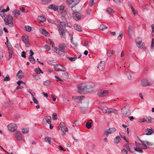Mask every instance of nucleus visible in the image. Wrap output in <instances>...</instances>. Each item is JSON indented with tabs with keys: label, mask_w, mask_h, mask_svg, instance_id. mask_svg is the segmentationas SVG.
<instances>
[{
	"label": "nucleus",
	"mask_w": 154,
	"mask_h": 154,
	"mask_svg": "<svg viewBox=\"0 0 154 154\" xmlns=\"http://www.w3.org/2000/svg\"><path fill=\"white\" fill-rule=\"evenodd\" d=\"M112 109H107V113L108 114H110L112 112Z\"/></svg>",
	"instance_id": "nucleus-63"
},
{
	"label": "nucleus",
	"mask_w": 154,
	"mask_h": 154,
	"mask_svg": "<svg viewBox=\"0 0 154 154\" xmlns=\"http://www.w3.org/2000/svg\"><path fill=\"white\" fill-rule=\"evenodd\" d=\"M153 132V131L152 129L147 128L144 131V134L146 135H150Z\"/></svg>",
	"instance_id": "nucleus-21"
},
{
	"label": "nucleus",
	"mask_w": 154,
	"mask_h": 154,
	"mask_svg": "<svg viewBox=\"0 0 154 154\" xmlns=\"http://www.w3.org/2000/svg\"><path fill=\"white\" fill-rule=\"evenodd\" d=\"M60 65H56L54 66L55 70L57 71H59V69H60Z\"/></svg>",
	"instance_id": "nucleus-48"
},
{
	"label": "nucleus",
	"mask_w": 154,
	"mask_h": 154,
	"mask_svg": "<svg viewBox=\"0 0 154 154\" xmlns=\"http://www.w3.org/2000/svg\"><path fill=\"white\" fill-rule=\"evenodd\" d=\"M85 98V97L83 96H79L76 97L75 98V99L77 101H80L81 100H83Z\"/></svg>",
	"instance_id": "nucleus-31"
},
{
	"label": "nucleus",
	"mask_w": 154,
	"mask_h": 154,
	"mask_svg": "<svg viewBox=\"0 0 154 154\" xmlns=\"http://www.w3.org/2000/svg\"><path fill=\"white\" fill-rule=\"evenodd\" d=\"M94 3V0H90L89 5L91 6H92Z\"/></svg>",
	"instance_id": "nucleus-64"
},
{
	"label": "nucleus",
	"mask_w": 154,
	"mask_h": 154,
	"mask_svg": "<svg viewBox=\"0 0 154 154\" xmlns=\"http://www.w3.org/2000/svg\"><path fill=\"white\" fill-rule=\"evenodd\" d=\"M92 122V120H91L88 121L86 124V126L87 128L88 129H90V128L91 127V122Z\"/></svg>",
	"instance_id": "nucleus-28"
},
{
	"label": "nucleus",
	"mask_w": 154,
	"mask_h": 154,
	"mask_svg": "<svg viewBox=\"0 0 154 154\" xmlns=\"http://www.w3.org/2000/svg\"><path fill=\"white\" fill-rule=\"evenodd\" d=\"M45 48L48 51H49L51 49L50 46L48 44H46L45 45Z\"/></svg>",
	"instance_id": "nucleus-52"
},
{
	"label": "nucleus",
	"mask_w": 154,
	"mask_h": 154,
	"mask_svg": "<svg viewBox=\"0 0 154 154\" xmlns=\"http://www.w3.org/2000/svg\"><path fill=\"white\" fill-rule=\"evenodd\" d=\"M145 143L146 144H147V145L149 146H152L153 145V143H151L147 141H145Z\"/></svg>",
	"instance_id": "nucleus-56"
},
{
	"label": "nucleus",
	"mask_w": 154,
	"mask_h": 154,
	"mask_svg": "<svg viewBox=\"0 0 154 154\" xmlns=\"http://www.w3.org/2000/svg\"><path fill=\"white\" fill-rule=\"evenodd\" d=\"M13 13L15 16H16V14H17L18 15H20V11L19 10L17 9L14 10L13 11Z\"/></svg>",
	"instance_id": "nucleus-30"
},
{
	"label": "nucleus",
	"mask_w": 154,
	"mask_h": 154,
	"mask_svg": "<svg viewBox=\"0 0 154 154\" xmlns=\"http://www.w3.org/2000/svg\"><path fill=\"white\" fill-rule=\"evenodd\" d=\"M29 61L32 64H34L35 63V60L33 57H31L30 58H29Z\"/></svg>",
	"instance_id": "nucleus-46"
},
{
	"label": "nucleus",
	"mask_w": 154,
	"mask_h": 154,
	"mask_svg": "<svg viewBox=\"0 0 154 154\" xmlns=\"http://www.w3.org/2000/svg\"><path fill=\"white\" fill-rule=\"evenodd\" d=\"M39 31L42 34L47 37H48L50 35V34L45 29H41Z\"/></svg>",
	"instance_id": "nucleus-18"
},
{
	"label": "nucleus",
	"mask_w": 154,
	"mask_h": 154,
	"mask_svg": "<svg viewBox=\"0 0 154 154\" xmlns=\"http://www.w3.org/2000/svg\"><path fill=\"white\" fill-rule=\"evenodd\" d=\"M62 38H65L66 37V35L64 30L59 31Z\"/></svg>",
	"instance_id": "nucleus-34"
},
{
	"label": "nucleus",
	"mask_w": 154,
	"mask_h": 154,
	"mask_svg": "<svg viewBox=\"0 0 154 154\" xmlns=\"http://www.w3.org/2000/svg\"><path fill=\"white\" fill-rule=\"evenodd\" d=\"M88 85L85 84L79 85L78 86V92L79 93H82L85 91H87V89L88 88Z\"/></svg>",
	"instance_id": "nucleus-4"
},
{
	"label": "nucleus",
	"mask_w": 154,
	"mask_h": 154,
	"mask_svg": "<svg viewBox=\"0 0 154 154\" xmlns=\"http://www.w3.org/2000/svg\"><path fill=\"white\" fill-rule=\"evenodd\" d=\"M15 135L18 140H20L22 139L21 134L20 132L17 131L16 132Z\"/></svg>",
	"instance_id": "nucleus-22"
},
{
	"label": "nucleus",
	"mask_w": 154,
	"mask_h": 154,
	"mask_svg": "<svg viewBox=\"0 0 154 154\" xmlns=\"http://www.w3.org/2000/svg\"><path fill=\"white\" fill-rule=\"evenodd\" d=\"M106 11L108 13L110 14H112L113 12V10L111 8H108L107 9Z\"/></svg>",
	"instance_id": "nucleus-42"
},
{
	"label": "nucleus",
	"mask_w": 154,
	"mask_h": 154,
	"mask_svg": "<svg viewBox=\"0 0 154 154\" xmlns=\"http://www.w3.org/2000/svg\"><path fill=\"white\" fill-rule=\"evenodd\" d=\"M63 25H64V26H65V24L62 22H61V23L59 22L57 23V24L56 25L57 26L59 31L64 30L63 29L64 27Z\"/></svg>",
	"instance_id": "nucleus-14"
},
{
	"label": "nucleus",
	"mask_w": 154,
	"mask_h": 154,
	"mask_svg": "<svg viewBox=\"0 0 154 154\" xmlns=\"http://www.w3.org/2000/svg\"><path fill=\"white\" fill-rule=\"evenodd\" d=\"M134 150L139 153H142L143 152V151L142 149L139 147H136L134 148Z\"/></svg>",
	"instance_id": "nucleus-43"
},
{
	"label": "nucleus",
	"mask_w": 154,
	"mask_h": 154,
	"mask_svg": "<svg viewBox=\"0 0 154 154\" xmlns=\"http://www.w3.org/2000/svg\"><path fill=\"white\" fill-rule=\"evenodd\" d=\"M68 59L71 61H75L76 59V57H68Z\"/></svg>",
	"instance_id": "nucleus-53"
},
{
	"label": "nucleus",
	"mask_w": 154,
	"mask_h": 154,
	"mask_svg": "<svg viewBox=\"0 0 154 154\" xmlns=\"http://www.w3.org/2000/svg\"><path fill=\"white\" fill-rule=\"evenodd\" d=\"M57 119V115L56 113H54L52 115V119L53 120H56Z\"/></svg>",
	"instance_id": "nucleus-51"
},
{
	"label": "nucleus",
	"mask_w": 154,
	"mask_h": 154,
	"mask_svg": "<svg viewBox=\"0 0 154 154\" xmlns=\"http://www.w3.org/2000/svg\"><path fill=\"white\" fill-rule=\"evenodd\" d=\"M123 35L119 34V35L117 37L118 39L119 40H121L122 39V38L123 37Z\"/></svg>",
	"instance_id": "nucleus-62"
},
{
	"label": "nucleus",
	"mask_w": 154,
	"mask_h": 154,
	"mask_svg": "<svg viewBox=\"0 0 154 154\" xmlns=\"http://www.w3.org/2000/svg\"><path fill=\"white\" fill-rule=\"evenodd\" d=\"M80 1V0H70L68 3L69 5H70L73 3L72 6V8H73L78 4Z\"/></svg>",
	"instance_id": "nucleus-16"
},
{
	"label": "nucleus",
	"mask_w": 154,
	"mask_h": 154,
	"mask_svg": "<svg viewBox=\"0 0 154 154\" xmlns=\"http://www.w3.org/2000/svg\"><path fill=\"white\" fill-rule=\"evenodd\" d=\"M116 129L115 128H110L105 131L104 133L106 137H108L109 134L114 133L116 131Z\"/></svg>",
	"instance_id": "nucleus-7"
},
{
	"label": "nucleus",
	"mask_w": 154,
	"mask_h": 154,
	"mask_svg": "<svg viewBox=\"0 0 154 154\" xmlns=\"http://www.w3.org/2000/svg\"><path fill=\"white\" fill-rule=\"evenodd\" d=\"M130 7L131 8L132 10V11L134 15H135L137 14V11L135 10L134 8H133V6L131 5H130Z\"/></svg>",
	"instance_id": "nucleus-38"
},
{
	"label": "nucleus",
	"mask_w": 154,
	"mask_h": 154,
	"mask_svg": "<svg viewBox=\"0 0 154 154\" xmlns=\"http://www.w3.org/2000/svg\"><path fill=\"white\" fill-rule=\"evenodd\" d=\"M45 141L48 142L51 140V138L48 137L47 136L45 137Z\"/></svg>",
	"instance_id": "nucleus-59"
},
{
	"label": "nucleus",
	"mask_w": 154,
	"mask_h": 154,
	"mask_svg": "<svg viewBox=\"0 0 154 154\" xmlns=\"http://www.w3.org/2000/svg\"><path fill=\"white\" fill-rule=\"evenodd\" d=\"M34 71L37 74L43 73L42 71L39 68L34 69Z\"/></svg>",
	"instance_id": "nucleus-33"
},
{
	"label": "nucleus",
	"mask_w": 154,
	"mask_h": 154,
	"mask_svg": "<svg viewBox=\"0 0 154 154\" xmlns=\"http://www.w3.org/2000/svg\"><path fill=\"white\" fill-rule=\"evenodd\" d=\"M97 68L100 70L103 71L105 68V63L103 61H100L98 64Z\"/></svg>",
	"instance_id": "nucleus-12"
},
{
	"label": "nucleus",
	"mask_w": 154,
	"mask_h": 154,
	"mask_svg": "<svg viewBox=\"0 0 154 154\" xmlns=\"http://www.w3.org/2000/svg\"><path fill=\"white\" fill-rule=\"evenodd\" d=\"M8 51L9 57L10 58L12 57V54L13 53V49L12 45L7 46Z\"/></svg>",
	"instance_id": "nucleus-13"
},
{
	"label": "nucleus",
	"mask_w": 154,
	"mask_h": 154,
	"mask_svg": "<svg viewBox=\"0 0 154 154\" xmlns=\"http://www.w3.org/2000/svg\"><path fill=\"white\" fill-rule=\"evenodd\" d=\"M38 19L40 21L42 22H44L46 21V18L42 15H41L39 16Z\"/></svg>",
	"instance_id": "nucleus-32"
},
{
	"label": "nucleus",
	"mask_w": 154,
	"mask_h": 154,
	"mask_svg": "<svg viewBox=\"0 0 154 154\" xmlns=\"http://www.w3.org/2000/svg\"><path fill=\"white\" fill-rule=\"evenodd\" d=\"M120 138V137L118 136L114 139V141L115 143L118 144L119 143V140Z\"/></svg>",
	"instance_id": "nucleus-37"
},
{
	"label": "nucleus",
	"mask_w": 154,
	"mask_h": 154,
	"mask_svg": "<svg viewBox=\"0 0 154 154\" xmlns=\"http://www.w3.org/2000/svg\"><path fill=\"white\" fill-rule=\"evenodd\" d=\"M125 147L127 149V150L130 152H131V149L129 146V144H126L125 146Z\"/></svg>",
	"instance_id": "nucleus-55"
},
{
	"label": "nucleus",
	"mask_w": 154,
	"mask_h": 154,
	"mask_svg": "<svg viewBox=\"0 0 154 154\" xmlns=\"http://www.w3.org/2000/svg\"><path fill=\"white\" fill-rule=\"evenodd\" d=\"M23 74L22 71L20 70L17 72V76L19 79H21L23 77Z\"/></svg>",
	"instance_id": "nucleus-24"
},
{
	"label": "nucleus",
	"mask_w": 154,
	"mask_h": 154,
	"mask_svg": "<svg viewBox=\"0 0 154 154\" xmlns=\"http://www.w3.org/2000/svg\"><path fill=\"white\" fill-rule=\"evenodd\" d=\"M154 46V38H153L152 39V40L151 46V48L152 50V49H153Z\"/></svg>",
	"instance_id": "nucleus-54"
},
{
	"label": "nucleus",
	"mask_w": 154,
	"mask_h": 154,
	"mask_svg": "<svg viewBox=\"0 0 154 154\" xmlns=\"http://www.w3.org/2000/svg\"><path fill=\"white\" fill-rule=\"evenodd\" d=\"M51 118L50 116H47L43 119V121L45 120L48 124H50L51 122Z\"/></svg>",
	"instance_id": "nucleus-25"
},
{
	"label": "nucleus",
	"mask_w": 154,
	"mask_h": 154,
	"mask_svg": "<svg viewBox=\"0 0 154 154\" xmlns=\"http://www.w3.org/2000/svg\"><path fill=\"white\" fill-rule=\"evenodd\" d=\"M107 28V27L106 26L103 24H101L99 28L100 30H103Z\"/></svg>",
	"instance_id": "nucleus-39"
},
{
	"label": "nucleus",
	"mask_w": 154,
	"mask_h": 154,
	"mask_svg": "<svg viewBox=\"0 0 154 154\" xmlns=\"http://www.w3.org/2000/svg\"><path fill=\"white\" fill-rule=\"evenodd\" d=\"M8 130L11 131H14L17 129V127L14 123H11L8 126Z\"/></svg>",
	"instance_id": "nucleus-11"
},
{
	"label": "nucleus",
	"mask_w": 154,
	"mask_h": 154,
	"mask_svg": "<svg viewBox=\"0 0 154 154\" xmlns=\"http://www.w3.org/2000/svg\"><path fill=\"white\" fill-rule=\"evenodd\" d=\"M107 55L108 56H110L113 54L114 53L113 50H108L107 51Z\"/></svg>",
	"instance_id": "nucleus-41"
},
{
	"label": "nucleus",
	"mask_w": 154,
	"mask_h": 154,
	"mask_svg": "<svg viewBox=\"0 0 154 154\" xmlns=\"http://www.w3.org/2000/svg\"><path fill=\"white\" fill-rule=\"evenodd\" d=\"M146 122L148 123H152L154 122V119L149 117L146 119Z\"/></svg>",
	"instance_id": "nucleus-27"
},
{
	"label": "nucleus",
	"mask_w": 154,
	"mask_h": 154,
	"mask_svg": "<svg viewBox=\"0 0 154 154\" xmlns=\"http://www.w3.org/2000/svg\"><path fill=\"white\" fill-rule=\"evenodd\" d=\"M143 8L146 10H149L150 9V6L147 4H145L142 6Z\"/></svg>",
	"instance_id": "nucleus-35"
},
{
	"label": "nucleus",
	"mask_w": 154,
	"mask_h": 154,
	"mask_svg": "<svg viewBox=\"0 0 154 154\" xmlns=\"http://www.w3.org/2000/svg\"><path fill=\"white\" fill-rule=\"evenodd\" d=\"M66 45L64 43H61L59 44V48L60 49L65 51V48L66 47Z\"/></svg>",
	"instance_id": "nucleus-19"
},
{
	"label": "nucleus",
	"mask_w": 154,
	"mask_h": 154,
	"mask_svg": "<svg viewBox=\"0 0 154 154\" xmlns=\"http://www.w3.org/2000/svg\"><path fill=\"white\" fill-rule=\"evenodd\" d=\"M57 11L58 12L60 13L62 15H65L66 14V9H65V5L62 4L58 7Z\"/></svg>",
	"instance_id": "nucleus-6"
},
{
	"label": "nucleus",
	"mask_w": 154,
	"mask_h": 154,
	"mask_svg": "<svg viewBox=\"0 0 154 154\" xmlns=\"http://www.w3.org/2000/svg\"><path fill=\"white\" fill-rule=\"evenodd\" d=\"M139 140L142 143V145L143 146V149H146L147 148V147L146 145L145 144V141L141 140Z\"/></svg>",
	"instance_id": "nucleus-44"
},
{
	"label": "nucleus",
	"mask_w": 154,
	"mask_h": 154,
	"mask_svg": "<svg viewBox=\"0 0 154 154\" xmlns=\"http://www.w3.org/2000/svg\"><path fill=\"white\" fill-rule=\"evenodd\" d=\"M48 8L50 9H53L55 11H57L58 7L52 4L49 5Z\"/></svg>",
	"instance_id": "nucleus-23"
},
{
	"label": "nucleus",
	"mask_w": 154,
	"mask_h": 154,
	"mask_svg": "<svg viewBox=\"0 0 154 154\" xmlns=\"http://www.w3.org/2000/svg\"><path fill=\"white\" fill-rule=\"evenodd\" d=\"M30 55L29 56V58H30L31 57H33L32 55L34 54V53L32 50H30Z\"/></svg>",
	"instance_id": "nucleus-60"
},
{
	"label": "nucleus",
	"mask_w": 154,
	"mask_h": 154,
	"mask_svg": "<svg viewBox=\"0 0 154 154\" xmlns=\"http://www.w3.org/2000/svg\"><path fill=\"white\" fill-rule=\"evenodd\" d=\"M125 74L127 76L129 80H131V75L129 71H126L125 72Z\"/></svg>",
	"instance_id": "nucleus-29"
},
{
	"label": "nucleus",
	"mask_w": 154,
	"mask_h": 154,
	"mask_svg": "<svg viewBox=\"0 0 154 154\" xmlns=\"http://www.w3.org/2000/svg\"><path fill=\"white\" fill-rule=\"evenodd\" d=\"M72 15L73 19L76 20H78L80 19L82 17L80 13L74 11H73Z\"/></svg>",
	"instance_id": "nucleus-8"
},
{
	"label": "nucleus",
	"mask_w": 154,
	"mask_h": 154,
	"mask_svg": "<svg viewBox=\"0 0 154 154\" xmlns=\"http://www.w3.org/2000/svg\"><path fill=\"white\" fill-rule=\"evenodd\" d=\"M10 78L8 76H6L4 79V81L8 82L10 80Z\"/></svg>",
	"instance_id": "nucleus-61"
},
{
	"label": "nucleus",
	"mask_w": 154,
	"mask_h": 154,
	"mask_svg": "<svg viewBox=\"0 0 154 154\" xmlns=\"http://www.w3.org/2000/svg\"><path fill=\"white\" fill-rule=\"evenodd\" d=\"M119 134H120V135L121 137L122 138H124V139L127 142H128L127 141L126 139L125 134L123 132H120Z\"/></svg>",
	"instance_id": "nucleus-40"
},
{
	"label": "nucleus",
	"mask_w": 154,
	"mask_h": 154,
	"mask_svg": "<svg viewBox=\"0 0 154 154\" xmlns=\"http://www.w3.org/2000/svg\"><path fill=\"white\" fill-rule=\"evenodd\" d=\"M0 14L1 16L2 17V18L3 19V17H5V14L3 11H1L0 12Z\"/></svg>",
	"instance_id": "nucleus-57"
},
{
	"label": "nucleus",
	"mask_w": 154,
	"mask_h": 154,
	"mask_svg": "<svg viewBox=\"0 0 154 154\" xmlns=\"http://www.w3.org/2000/svg\"><path fill=\"white\" fill-rule=\"evenodd\" d=\"M72 34H73V33H70L69 34V35L71 38H70L71 42L74 45H75V46H76L77 45V44H76L75 45L72 42V38H73Z\"/></svg>",
	"instance_id": "nucleus-50"
},
{
	"label": "nucleus",
	"mask_w": 154,
	"mask_h": 154,
	"mask_svg": "<svg viewBox=\"0 0 154 154\" xmlns=\"http://www.w3.org/2000/svg\"><path fill=\"white\" fill-rule=\"evenodd\" d=\"M74 29L79 31H82L81 27L79 25L75 24L74 25Z\"/></svg>",
	"instance_id": "nucleus-26"
},
{
	"label": "nucleus",
	"mask_w": 154,
	"mask_h": 154,
	"mask_svg": "<svg viewBox=\"0 0 154 154\" xmlns=\"http://www.w3.org/2000/svg\"><path fill=\"white\" fill-rule=\"evenodd\" d=\"M25 29L26 31L30 32L31 30V27L29 26H26L25 27Z\"/></svg>",
	"instance_id": "nucleus-58"
},
{
	"label": "nucleus",
	"mask_w": 154,
	"mask_h": 154,
	"mask_svg": "<svg viewBox=\"0 0 154 154\" xmlns=\"http://www.w3.org/2000/svg\"><path fill=\"white\" fill-rule=\"evenodd\" d=\"M121 154H128V151L125 149H122L121 150Z\"/></svg>",
	"instance_id": "nucleus-47"
},
{
	"label": "nucleus",
	"mask_w": 154,
	"mask_h": 154,
	"mask_svg": "<svg viewBox=\"0 0 154 154\" xmlns=\"http://www.w3.org/2000/svg\"><path fill=\"white\" fill-rule=\"evenodd\" d=\"M47 20L49 23L54 24L56 25L57 24V23L58 22L61 23V21L57 19H55L54 20H53L50 19H47Z\"/></svg>",
	"instance_id": "nucleus-17"
},
{
	"label": "nucleus",
	"mask_w": 154,
	"mask_h": 154,
	"mask_svg": "<svg viewBox=\"0 0 154 154\" xmlns=\"http://www.w3.org/2000/svg\"><path fill=\"white\" fill-rule=\"evenodd\" d=\"M22 133L23 134H26L29 132V129L28 128H23L22 130Z\"/></svg>",
	"instance_id": "nucleus-49"
},
{
	"label": "nucleus",
	"mask_w": 154,
	"mask_h": 154,
	"mask_svg": "<svg viewBox=\"0 0 154 154\" xmlns=\"http://www.w3.org/2000/svg\"><path fill=\"white\" fill-rule=\"evenodd\" d=\"M54 51L58 54L60 56H63L66 51L60 50L57 47H54Z\"/></svg>",
	"instance_id": "nucleus-10"
},
{
	"label": "nucleus",
	"mask_w": 154,
	"mask_h": 154,
	"mask_svg": "<svg viewBox=\"0 0 154 154\" xmlns=\"http://www.w3.org/2000/svg\"><path fill=\"white\" fill-rule=\"evenodd\" d=\"M137 47L139 48H141L144 50L146 49L145 47V43L142 42V38L140 37L136 38L135 40Z\"/></svg>",
	"instance_id": "nucleus-2"
},
{
	"label": "nucleus",
	"mask_w": 154,
	"mask_h": 154,
	"mask_svg": "<svg viewBox=\"0 0 154 154\" xmlns=\"http://www.w3.org/2000/svg\"><path fill=\"white\" fill-rule=\"evenodd\" d=\"M141 83L142 86L143 87L150 85L151 84L150 82L146 79H143L141 82Z\"/></svg>",
	"instance_id": "nucleus-15"
},
{
	"label": "nucleus",
	"mask_w": 154,
	"mask_h": 154,
	"mask_svg": "<svg viewBox=\"0 0 154 154\" xmlns=\"http://www.w3.org/2000/svg\"><path fill=\"white\" fill-rule=\"evenodd\" d=\"M51 82L49 80H46L44 81L43 83V85L45 86H49L50 85Z\"/></svg>",
	"instance_id": "nucleus-36"
},
{
	"label": "nucleus",
	"mask_w": 154,
	"mask_h": 154,
	"mask_svg": "<svg viewBox=\"0 0 154 154\" xmlns=\"http://www.w3.org/2000/svg\"><path fill=\"white\" fill-rule=\"evenodd\" d=\"M61 131L62 132V134L64 135L65 134V132H68V128L65 126H62L61 128Z\"/></svg>",
	"instance_id": "nucleus-20"
},
{
	"label": "nucleus",
	"mask_w": 154,
	"mask_h": 154,
	"mask_svg": "<svg viewBox=\"0 0 154 154\" xmlns=\"http://www.w3.org/2000/svg\"><path fill=\"white\" fill-rule=\"evenodd\" d=\"M3 20L6 25H8L10 27L14 26V24L13 23V17L11 15L8 14L5 17H3Z\"/></svg>",
	"instance_id": "nucleus-1"
},
{
	"label": "nucleus",
	"mask_w": 154,
	"mask_h": 154,
	"mask_svg": "<svg viewBox=\"0 0 154 154\" xmlns=\"http://www.w3.org/2000/svg\"><path fill=\"white\" fill-rule=\"evenodd\" d=\"M21 38L22 41L25 44L26 47H29L30 46V44L29 42L28 37L26 35H23L22 36Z\"/></svg>",
	"instance_id": "nucleus-9"
},
{
	"label": "nucleus",
	"mask_w": 154,
	"mask_h": 154,
	"mask_svg": "<svg viewBox=\"0 0 154 154\" xmlns=\"http://www.w3.org/2000/svg\"><path fill=\"white\" fill-rule=\"evenodd\" d=\"M129 105H126L121 109V112L123 117H126L130 115V113L129 110Z\"/></svg>",
	"instance_id": "nucleus-3"
},
{
	"label": "nucleus",
	"mask_w": 154,
	"mask_h": 154,
	"mask_svg": "<svg viewBox=\"0 0 154 154\" xmlns=\"http://www.w3.org/2000/svg\"><path fill=\"white\" fill-rule=\"evenodd\" d=\"M109 94V91L107 90H100L97 92V95L100 97H105Z\"/></svg>",
	"instance_id": "nucleus-5"
},
{
	"label": "nucleus",
	"mask_w": 154,
	"mask_h": 154,
	"mask_svg": "<svg viewBox=\"0 0 154 154\" xmlns=\"http://www.w3.org/2000/svg\"><path fill=\"white\" fill-rule=\"evenodd\" d=\"M66 69L63 66L61 65H60V69H59V71H65Z\"/></svg>",
	"instance_id": "nucleus-45"
}]
</instances>
